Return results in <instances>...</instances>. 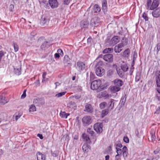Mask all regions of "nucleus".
I'll use <instances>...</instances> for the list:
<instances>
[{
	"label": "nucleus",
	"instance_id": "34",
	"mask_svg": "<svg viewBox=\"0 0 160 160\" xmlns=\"http://www.w3.org/2000/svg\"><path fill=\"white\" fill-rule=\"evenodd\" d=\"M156 90L157 92L156 93V97L158 101H160V89L158 88Z\"/></svg>",
	"mask_w": 160,
	"mask_h": 160
},
{
	"label": "nucleus",
	"instance_id": "52",
	"mask_svg": "<svg viewBox=\"0 0 160 160\" xmlns=\"http://www.w3.org/2000/svg\"><path fill=\"white\" fill-rule=\"evenodd\" d=\"M116 146L117 147H119V148H121L122 147V144L120 142H118V143H116Z\"/></svg>",
	"mask_w": 160,
	"mask_h": 160
},
{
	"label": "nucleus",
	"instance_id": "6",
	"mask_svg": "<svg viewBox=\"0 0 160 160\" xmlns=\"http://www.w3.org/2000/svg\"><path fill=\"white\" fill-rule=\"evenodd\" d=\"M94 130L98 133H101L103 131V125L102 123H97L94 125Z\"/></svg>",
	"mask_w": 160,
	"mask_h": 160
},
{
	"label": "nucleus",
	"instance_id": "43",
	"mask_svg": "<svg viewBox=\"0 0 160 160\" xmlns=\"http://www.w3.org/2000/svg\"><path fill=\"white\" fill-rule=\"evenodd\" d=\"M66 93V92H64L59 93L55 95V97L57 98H59L64 95Z\"/></svg>",
	"mask_w": 160,
	"mask_h": 160
},
{
	"label": "nucleus",
	"instance_id": "13",
	"mask_svg": "<svg viewBox=\"0 0 160 160\" xmlns=\"http://www.w3.org/2000/svg\"><path fill=\"white\" fill-rule=\"evenodd\" d=\"M49 22V20L44 16H42L41 18L40 23L42 26L47 25Z\"/></svg>",
	"mask_w": 160,
	"mask_h": 160
},
{
	"label": "nucleus",
	"instance_id": "9",
	"mask_svg": "<svg viewBox=\"0 0 160 160\" xmlns=\"http://www.w3.org/2000/svg\"><path fill=\"white\" fill-rule=\"evenodd\" d=\"M33 102L37 104V105L40 106L43 105L44 103V100L42 98H38L34 99Z\"/></svg>",
	"mask_w": 160,
	"mask_h": 160
},
{
	"label": "nucleus",
	"instance_id": "10",
	"mask_svg": "<svg viewBox=\"0 0 160 160\" xmlns=\"http://www.w3.org/2000/svg\"><path fill=\"white\" fill-rule=\"evenodd\" d=\"M49 3L52 8H55L58 7V3L57 0H49Z\"/></svg>",
	"mask_w": 160,
	"mask_h": 160
},
{
	"label": "nucleus",
	"instance_id": "31",
	"mask_svg": "<svg viewBox=\"0 0 160 160\" xmlns=\"http://www.w3.org/2000/svg\"><path fill=\"white\" fill-rule=\"evenodd\" d=\"M108 113V109H104L102 111L101 117L102 118H103Z\"/></svg>",
	"mask_w": 160,
	"mask_h": 160
},
{
	"label": "nucleus",
	"instance_id": "3",
	"mask_svg": "<svg viewBox=\"0 0 160 160\" xmlns=\"http://www.w3.org/2000/svg\"><path fill=\"white\" fill-rule=\"evenodd\" d=\"M159 4L158 0H153L152 2L151 0H147V9L150 10H153L158 7Z\"/></svg>",
	"mask_w": 160,
	"mask_h": 160
},
{
	"label": "nucleus",
	"instance_id": "19",
	"mask_svg": "<svg viewBox=\"0 0 160 160\" xmlns=\"http://www.w3.org/2000/svg\"><path fill=\"white\" fill-rule=\"evenodd\" d=\"M114 83L115 86L120 87L123 85V82L121 80L116 79L114 81Z\"/></svg>",
	"mask_w": 160,
	"mask_h": 160
},
{
	"label": "nucleus",
	"instance_id": "23",
	"mask_svg": "<svg viewBox=\"0 0 160 160\" xmlns=\"http://www.w3.org/2000/svg\"><path fill=\"white\" fill-rule=\"evenodd\" d=\"M91 147L87 143L84 144L82 147V149L84 152H88L89 149H90Z\"/></svg>",
	"mask_w": 160,
	"mask_h": 160
},
{
	"label": "nucleus",
	"instance_id": "42",
	"mask_svg": "<svg viewBox=\"0 0 160 160\" xmlns=\"http://www.w3.org/2000/svg\"><path fill=\"white\" fill-rule=\"evenodd\" d=\"M70 60V58L68 55H65L63 59V61L65 63H67L69 62Z\"/></svg>",
	"mask_w": 160,
	"mask_h": 160
},
{
	"label": "nucleus",
	"instance_id": "64",
	"mask_svg": "<svg viewBox=\"0 0 160 160\" xmlns=\"http://www.w3.org/2000/svg\"><path fill=\"white\" fill-rule=\"evenodd\" d=\"M2 120V118H0V123L1 122Z\"/></svg>",
	"mask_w": 160,
	"mask_h": 160
},
{
	"label": "nucleus",
	"instance_id": "61",
	"mask_svg": "<svg viewBox=\"0 0 160 160\" xmlns=\"http://www.w3.org/2000/svg\"><path fill=\"white\" fill-rule=\"evenodd\" d=\"M70 104H74V105H75L76 104L75 103V102H70Z\"/></svg>",
	"mask_w": 160,
	"mask_h": 160
},
{
	"label": "nucleus",
	"instance_id": "21",
	"mask_svg": "<svg viewBox=\"0 0 160 160\" xmlns=\"http://www.w3.org/2000/svg\"><path fill=\"white\" fill-rule=\"evenodd\" d=\"M82 137L83 139L86 141L87 143L90 144L91 143V141L88 135L86 133H83L82 135Z\"/></svg>",
	"mask_w": 160,
	"mask_h": 160
},
{
	"label": "nucleus",
	"instance_id": "29",
	"mask_svg": "<svg viewBox=\"0 0 160 160\" xmlns=\"http://www.w3.org/2000/svg\"><path fill=\"white\" fill-rule=\"evenodd\" d=\"M121 88L119 87H117L115 86L112 87L111 89L112 91L114 93L119 91L120 90Z\"/></svg>",
	"mask_w": 160,
	"mask_h": 160
},
{
	"label": "nucleus",
	"instance_id": "58",
	"mask_svg": "<svg viewBox=\"0 0 160 160\" xmlns=\"http://www.w3.org/2000/svg\"><path fill=\"white\" fill-rule=\"evenodd\" d=\"M78 136H77V135H75L74 137V139H78Z\"/></svg>",
	"mask_w": 160,
	"mask_h": 160
},
{
	"label": "nucleus",
	"instance_id": "47",
	"mask_svg": "<svg viewBox=\"0 0 160 160\" xmlns=\"http://www.w3.org/2000/svg\"><path fill=\"white\" fill-rule=\"evenodd\" d=\"M142 17L145 19V21H147L148 20V18L147 16V14L146 13L144 12L143 13Z\"/></svg>",
	"mask_w": 160,
	"mask_h": 160
},
{
	"label": "nucleus",
	"instance_id": "46",
	"mask_svg": "<svg viewBox=\"0 0 160 160\" xmlns=\"http://www.w3.org/2000/svg\"><path fill=\"white\" fill-rule=\"evenodd\" d=\"M151 138L152 141H155L156 139L155 132L151 133Z\"/></svg>",
	"mask_w": 160,
	"mask_h": 160
},
{
	"label": "nucleus",
	"instance_id": "41",
	"mask_svg": "<svg viewBox=\"0 0 160 160\" xmlns=\"http://www.w3.org/2000/svg\"><path fill=\"white\" fill-rule=\"evenodd\" d=\"M81 97V95L78 94H75L74 95H72L70 96V98H74L76 99H79Z\"/></svg>",
	"mask_w": 160,
	"mask_h": 160
},
{
	"label": "nucleus",
	"instance_id": "57",
	"mask_svg": "<svg viewBox=\"0 0 160 160\" xmlns=\"http://www.w3.org/2000/svg\"><path fill=\"white\" fill-rule=\"evenodd\" d=\"M109 156L108 155L105 156V160H109Z\"/></svg>",
	"mask_w": 160,
	"mask_h": 160
},
{
	"label": "nucleus",
	"instance_id": "48",
	"mask_svg": "<svg viewBox=\"0 0 160 160\" xmlns=\"http://www.w3.org/2000/svg\"><path fill=\"white\" fill-rule=\"evenodd\" d=\"M123 141L126 143H128L129 142V139L127 136H124L123 138Z\"/></svg>",
	"mask_w": 160,
	"mask_h": 160
},
{
	"label": "nucleus",
	"instance_id": "22",
	"mask_svg": "<svg viewBox=\"0 0 160 160\" xmlns=\"http://www.w3.org/2000/svg\"><path fill=\"white\" fill-rule=\"evenodd\" d=\"M156 83L158 87H160V71L158 72V75L156 78Z\"/></svg>",
	"mask_w": 160,
	"mask_h": 160
},
{
	"label": "nucleus",
	"instance_id": "7",
	"mask_svg": "<svg viewBox=\"0 0 160 160\" xmlns=\"http://www.w3.org/2000/svg\"><path fill=\"white\" fill-rule=\"evenodd\" d=\"M85 67V64L83 62L78 61L77 62V66L76 67L77 70L79 72L83 70Z\"/></svg>",
	"mask_w": 160,
	"mask_h": 160
},
{
	"label": "nucleus",
	"instance_id": "40",
	"mask_svg": "<svg viewBox=\"0 0 160 160\" xmlns=\"http://www.w3.org/2000/svg\"><path fill=\"white\" fill-rule=\"evenodd\" d=\"M141 74L140 73H137L135 77V81L138 82L139 81L141 78Z\"/></svg>",
	"mask_w": 160,
	"mask_h": 160
},
{
	"label": "nucleus",
	"instance_id": "20",
	"mask_svg": "<svg viewBox=\"0 0 160 160\" xmlns=\"http://www.w3.org/2000/svg\"><path fill=\"white\" fill-rule=\"evenodd\" d=\"M160 50V43H157L154 48V52L155 54L157 55L158 54L159 51Z\"/></svg>",
	"mask_w": 160,
	"mask_h": 160
},
{
	"label": "nucleus",
	"instance_id": "51",
	"mask_svg": "<svg viewBox=\"0 0 160 160\" xmlns=\"http://www.w3.org/2000/svg\"><path fill=\"white\" fill-rule=\"evenodd\" d=\"M154 113L157 114L160 113V106L157 109Z\"/></svg>",
	"mask_w": 160,
	"mask_h": 160
},
{
	"label": "nucleus",
	"instance_id": "38",
	"mask_svg": "<svg viewBox=\"0 0 160 160\" xmlns=\"http://www.w3.org/2000/svg\"><path fill=\"white\" fill-rule=\"evenodd\" d=\"M121 68L122 70L124 72H126L128 69V67L127 64L122 65L121 66Z\"/></svg>",
	"mask_w": 160,
	"mask_h": 160
},
{
	"label": "nucleus",
	"instance_id": "25",
	"mask_svg": "<svg viewBox=\"0 0 160 160\" xmlns=\"http://www.w3.org/2000/svg\"><path fill=\"white\" fill-rule=\"evenodd\" d=\"M114 100L111 99L110 102L108 103V109L112 110L114 108V103L113 102Z\"/></svg>",
	"mask_w": 160,
	"mask_h": 160
},
{
	"label": "nucleus",
	"instance_id": "33",
	"mask_svg": "<svg viewBox=\"0 0 160 160\" xmlns=\"http://www.w3.org/2000/svg\"><path fill=\"white\" fill-rule=\"evenodd\" d=\"M130 53V50L129 49H126L123 53V56L125 57H128Z\"/></svg>",
	"mask_w": 160,
	"mask_h": 160
},
{
	"label": "nucleus",
	"instance_id": "63",
	"mask_svg": "<svg viewBox=\"0 0 160 160\" xmlns=\"http://www.w3.org/2000/svg\"><path fill=\"white\" fill-rule=\"evenodd\" d=\"M153 158H151V159L147 158L146 160H153Z\"/></svg>",
	"mask_w": 160,
	"mask_h": 160
},
{
	"label": "nucleus",
	"instance_id": "36",
	"mask_svg": "<svg viewBox=\"0 0 160 160\" xmlns=\"http://www.w3.org/2000/svg\"><path fill=\"white\" fill-rule=\"evenodd\" d=\"M113 50L112 48H106L103 51V53H105L108 52H112Z\"/></svg>",
	"mask_w": 160,
	"mask_h": 160
},
{
	"label": "nucleus",
	"instance_id": "27",
	"mask_svg": "<svg viewBox=\"0 0 160 160\" xmlns=\"http://www.w3.org/2000/svg\"><path fill=\"white\" fill-rule=\"evenodd\" d=\"M93 10L94 13H98L101 11V9L98 4H96L93 6Z\"/></svg>",
	"mask_w": 160,
	"mask_h": 160
},
{
	"label": "nucleus",
	"instance_id": "5",
	"mask_svg": "<svg viewBox=\"0 0 160 160\" xmlns=\"http://www.w3.org/2000/svg\"><path fill=\"white\" fill-rule=\"evenodd\" d=\"M83 125L87 126L90 124L92 122V118L90 116H85L82 118Z\"/></svg>",
	"mask_w": 160,
	"mask_h": 160
},
{
	"label": "nucleus",
	"instance_id": "14",
	"mask_svg": "<svg viewBox=\"0 0 160 160\" xmlns=\"http://www.w3.org/2000/svg\"><path fill=\"white\" fill-rule=\"evenodd\" d=\"M85 111L89 113H92L93 111V108L90 104H87L85 106Z\"/></svg>",
	"mask_w": 160,
	"mask_h": 160
},
{
	"label": "nucleus",
	"instance_id": "16",
	"mask_svg": "<svg viewBox=\"0 0 160 160\" xmlns=\"http://www.w3.org/2000/svg\"><path fill=\"white\" fill-rule=\"evenodd\" d=\"M37 156L38 160H45V155L40 152L37 153Z\"/></svg>",
	"mask_w": 160,
	"mask_h": 160
},
{
	"label": "nucleus",
	"instance_id": "62",
	"mask_svg": "<svg viewBox=\"0 0 160 160\" xmlns=\"http://www.w3.org/2000/svg\"><path fill=\"white\" fill-rule=\"evenodd\" d=\"M75 78H76L75 76H73L72 78V80H74L75 79Z\"/></svg>",
	"mask_w": 160,
	"mask_h": 160
},
{
	"label": "nucleus",
	"instance_id": "12",
	"mask_svg": "<svg viewBox=\"0 0 160 160\" xmlns=\"http://www.w3.org/2000/svg\"><path fill=\"white\" fill-rule=\"evenodd\" d=\"M124 44L122 43H120L116 46L114 48V50L116 52L119 53L122 50V48L123 47Z\"/></svg>",
	"mask_w": 160,
	"mask_h": 160
},
{
	"label": "nucleus",
	"instance_id": "37",
	"mask_svg": "<svg viewBox=\"0 0 160 160\" xmlns=\"http://www.w3.org/2000/svg\"><path fill=\"white\" fill-rule=\"evenodd\" d=\"M21 67H20L19 68L17 69H14V72L15 73L18 75H20L21 74Z\"/></svg>",
	"mask_w": 160,
	"mask_h": 160
},
{
	"label": "nucleus",
	"instance_id": "35",
	"mask_svg": "<svg viewBox=\"0 0 160 160\" xmlns=\"http://www.w3.org/2000/svg\"><path fill=\"white\" fill-rule=\"evenodd\" d=\"M13 46L14 47V52H17L19 50V46L16 43L13 42Z\"/></svg>",
	"mask_w": 160,
	"mask_h": 160
},
{
	"label": "nucleus",
	"instance_id": "15",
	"mask_svg": "<svg viewBox=\"0 0 160 160\" xmlns=\"http://www.w3.org/2000/svg\"><path fill=\"white\" fill-rule=\"evenodd\" d=\"M57 53H56L54 54V57L55 58H59L60 55L62 56L63 55V52L62 50L61 49H59L57 50Z\"/></svg>",
	"mask_w": 160,
	"mask_h": 160
},
{
	"label": "nucleus",
	"instance_id": "24",
	"mask_svg": "<svg viewBox=\"0 0 160 160\" xmlns=\"http://www.w3.org/2000/svg\"><path fill=\"white\" fill-rule=\"evenodd\" d=\"M87 132L89 134L91 135V136L93 137V141L95 142L96 140V137L93 135L94 132L93 131H92L91 129L88 128L87 130Z\"/></svg>",
	"mask_w": 160,
	"mask_h": 160
},
{
	"label": "nucleus",
	"instance_id": "4",
	"mask_svg": "<svg viewBox=\"0 0 160 160\" xmlns=\"http://www.w3.org/2000/svg\"><path fill=\"white\" fill-rule=\"evenodd\" d=\"M96 73L98 76L101 77L104 74L105 70L103 69L101 66H98V64L96 65Z\"/></svg>",
	"mask_w": 160,
	"mask_h": 160
},
{
	"label": "nucleus",
	"instance_id": "50",
	"mask_svg": "<svg viewBox=\"0 0 160 160\" xmlns=\"http://www.w3.org/2000/svg\"><path fill=\"white\" fill-rule=\"evenodd\" d=\"M26 90H25L23 92L22 94V95L21 96V98H24L26 96Z\"/></svg>",
	"mask_w": 160,
	"mask_h": 160
},
{
	"label": "nucleus",
	"instance_id": "45",
	"mask_svg": "<svg viewBox=\"0 0 160 160\" xmlns=\"http://www.w3.org/2000/svg\"><path fill=\"white\" fill-rule=\"evenodd\" d=\"M7 116V114L5 112H2L0 114V118H2V119H4L5 117Z\"/></svg>",
	"mask_w": 160,
	"mask_h": 160
},
{
	"label": "nucleus",
	"instance_id": "2",
	"mask_svg": "<svg viewBox=\"0 0 160 160\" xmlns=\"http://www.w3.org/2000/svg\"><path fill=\"white\" fill-rule=\"evenodd\" d=\"M91 88L93 90H102L103 88L102 85L101 81L100 79H98L92 81L91 83Z\"/></svg>",
	"mask_w": 160,
	"mask_h": 160
},
{
	"label": "nucleus",
	"instance_id": "53",
	"mask_svg": "<svg viewBox=\"0 0 160 160\" xmlns=\"http://www.w3.org/2000/svg\"><path fill=\"white\" fill-rule=\"evenodd\" d=\"M160 151V150L158 149H156L154 151L153 153L155 154H156L158 153Z\"/></svg>",
	"mask_w": 160,
	"mask_h": 160
},
{
	"label": "nucleus",
	"instance_id": "26",
	"mask_svg": "<svg viewBox=\"0 0 160 160\" xmlns=\"http://www.w3.org/2000/svg\"><path fill=\"white\" fill-rule=\"evenodd\" d=\"M8 101L5 99L4 97L2 96H0V106L4 105L7 103Z\"/></svg>",
	"mask_w": 160,
	"mask_h": 160
},
{
	"label": "nucleus",
	"instance_id": "56",
	"mask_svg": "<svg viewBox=\"0 0 160 160\" xmlns=\"http://www.w3.org/2000/svg\"><path fill=\"white\" fill-rule=\"evenodd\" d=\"M55 84L56 85L55 88H57V86H59L60 85V83L58 82H56L55 83Z\"/></svg>",
	"mask_w": 160,
	"mask_h": 160
},
{
	"label": "nucleus",
	"instance_id": "54",
	"mask_svg": "<svg viewBox=\"0 0 160 160\" xmlns=\"http://www.w3.org/2000/svg\"><path fill=\"white\" fill-rule=\"evenodd\" d=\"M37 136L39 137L40 139H42L43 138V137L42 134H38Z\"/></svg>",
	"mask_w": 160,
	"mask_h": 160
},
{
	"label": "nucleus",
	"instance_id": "28",
	"mask_svg": "<svg viewBox=\"0 0 160 160\" xmlns=\"http://www.w3.org/2000/svg\"><path fill=\"white\" fill-rule=\"evenodd\" d=\"M70 115L69 113H66L65 112H62L60 113V115L62 118H66Z\"/></svg>",
	"mask_w": 160,
	"mask_h": 160
},
{
	"label": "nucleus",
	"instance_id": "8",
	"mask_svg": "<svg viewBox=\"0 0 160 160\" xmlns=\"http://www.w3.org/2000/svg\"><path fill=\"white\" fill-rule=\"evenodd\" d=\"M103 58L108 62H112L113 61V55L111 54H106L104 56Z\"/></svg>",
	"mask_w": 160,
	"mask_h": 160
},
{
	"label": "nucleus",
	"instance_id": "55",
	"mask_svg": "<svg viewBox=\"0 0 160 160\" xmlns=\"http://www.w3.org/2000/svg\"><path fill=\"white\" fill-rule=\"evenodd\" d=\"M46 74H47L46 72H44L42 74V77H43V78H45Z\"/></svg>",
	"mask_w": 160,
	"mask_h": 160
},
{
	"label": "nucleus",
	"instance_id": "32",
	"mask_svg": "<svg viewBox=\"0 0 160 160\" xmlns=\"http://www.w3.org/2000/svg\"><path fill=\"white\" fill-rule=\"evenodd\" d=\"M36 108L35 106L32 104L30 106L29 108V112H32L36 111Z\"/></svg>",
	"mask_w": 160,
	"mask_h": 160
},
{
	"label": "nucleus",
	"instance_id": "1",
	"mask_svg": "<svg viewBox=\"0 0 160 160\" xmlns=\"http://www.w3.org/2000/svg\"><path fill=\"white\" fill-rule=\"evenodd\" d=\"M117 154L115 156V160H121V157L122 153V155L124 159L127 157L128 154V149L126 146H124L122 149L118 148L117 147L116 148Z\"/></svg>",
	"mask_w": 160,
	"mask_h": 160
},
{
	"label": "nucleus",
	"instance_id": "49",
	"mask_svg": "<svg viewBox=\"0 0 160 160\" xmlns=\"http://www.w3.org/2000/svg\"><path fill=\"white\" fill-rule=\"evenodd\" d=\"M95 77L94 74L92 73L91 72L90 75V80H93L94 79Z\"/></svg>",
	"mask_w": 160,
	"mask_h": 160
},
{
	"label": "nucleus",
	"instance_id": "17",
	"mask_svg": "<svg viewBox=\"0 0 160 160\" xmlns=\"http://www.w3.org/2000/svg\"><path fill=\"white\" fill-rule=\"evenodd\" d=\"M89 24V22L87 21H82L80 23L81 27L82 28H87Z\"/></svg>",
	"mask_w": 160,
	"mask_h": 160
},
{
	"label": "nucleus",
	"instance_id": "18",
	"mask_svg": "<svg viewBox=\"0 0 160 160\" xmlns=\"http://www.w3.org/2000/svg\"><path fill=\"white\" fill-rule=\"evenodd\" d=\"M119 42V37L118 36H114L111 39V43L113 45H115L117 44Z\"/></svg>",
	"mask_w": 160,
	"mask_h": 160
},
{
	"label": "nucleus",
	"instance_id": "30",
	"mask_svg": "<svg viewBox=\"0 0 160 160\" xmlns=\"http://www.w3.org/2000/svg\"><path fill=\"white\" fill-rule=\"evenodd\" d=\"M102 6L103 9L106 10L107 8V0H103L102 2Z\"/></svg>",
	"mask_w": 160,
	"mask_h": 160
},
{
	"label": "nucleus",
	"instance_id": "60",
	"mask_svg": "<svg viewBox=\"0 0 160 160\" xmlns=\"http://www.w3.org/2000/svg\"><path fill=\"white\" fill-rule=\"evenodd\" d=\"M10 7L11 8H14V5L13 4H11L10 5Z\"/></svg>",
	"mask_w": 160,
	"mask_h": 160
},
{
	"label": "nucleus",
	"instance_id": "39",
	"mask_svg": "<svg viewBox=\"0 0 160 160\" xmlns=\"http://www.w3.org/2000/svg\"><path fill=\"white\" fill-rule=\"evenodd\" d=\"M107 103L105 102H101L99 104V107L101 109H104L106 107Z\"/></svg>",
	"mask_w": 160,
	"mask_h": 160
},
{
	"label": "nucleus",
	"instance_id": "11",
	"mask_svg": "<svg viewBox=\"0 0 160 160\" xmlns=\"http://www.w3.org/2000/svg\"><path fill=\"white\" fill-rule=\"evenodd\" d=\"M152 16L158 18L160 16V7H159L152 12Z\"/></svg>",
	"mask_w": 160,
	"mask_h": 160
},
{
	"label": "nucleus",
	"instance_id": "44",
	"mask_svg": "<svg viewBox=\"0 0 160 160\" xmlns=\"http://www.w3.org/2000/svg\"><path fill=\"white\" fill-rule=\"evenodd\" d=\"M22 113L21 112H18V114H17V113H15V120L16 121H17V120L20 118V117L22 116Z\"/></svg>",
	"mask_w": 160,
	"mask_h": 160
},
{
	"label": "nucleus",
	"instance_id": "59",
	"mask_svg": "<svg viewBox=\"0 0 160 160\" xmlns=\"http://www.w3.org/2000/svg\"><path fill=\"white\" fill-rule=\"evenodd\" d=\"M117 73H118V74L120 76H122V73H120V72H119L117 70Z\"/></svg>",
	"mask_w": 160,
	"mask_h": 160
}]
</instances>
